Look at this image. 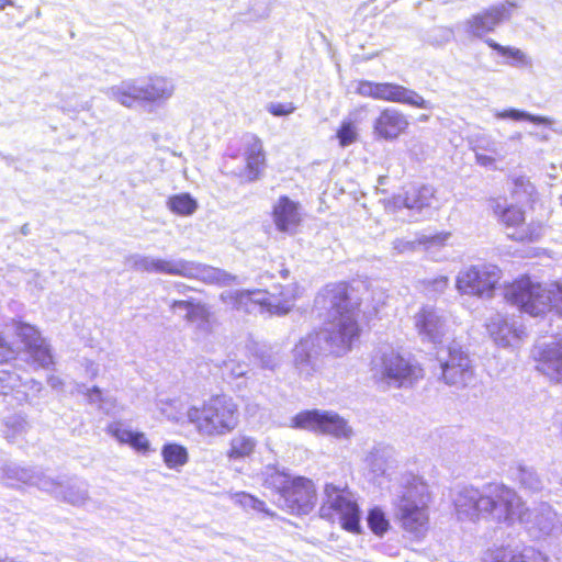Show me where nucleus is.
<instances>
[{
	"instance_id": "48",
	"label": "nucleus",
	"mask_w": 562,
	"mask_h": 562,
	"mask_svg": "<svg viewBox=\"0 0 562 562\" xmlns=\"http://www.w3.org/2000/svg\"><path fill=\"white\" fill-rule=\"evenodd\" d=\"M453 38V31L448 27H436L428 36L429 43L432 45H442Z\"/></svg>"
},
{
	"instance_id": "6",
	"label": "nucleus",
	"mask_w": 562,
	"mask_h": 562,
	"mask_svg": "<svg viewBox=\"0 0 562 562\" xmlns=\"http://www.w3.org/2000/svg\"><path fill=\"white\" fill-rule=\"evenodd\" d=\"M428 502L427 484L417 476L407 479L395 502V515L405 531L416 537L425 533L429 519Z\"/></svg>"
},
{
	"instance_id": "30",
	"label": "nucleus",
	"mask_w": 562,
	"mask_h": 562,
	"mask_svg": "<svg viewBox=\"0 0 562 562\" xmlns=\"http://www.w3.org/2000/svg\"><path fill=\"white\" fill-rule=\"evenodd\" d=\"M449 237L450 233H438L430 236L424 235L416 240H405L397 238L392 243V245L393 249L397 254H403L407 251H414L419 245H424L427 249L442 246L446 244Z\"/></svg>"
},
{
	"instance_id": "60",
	"label": "nucleus",
	"mask_w": 562,
	"mask_h": 562,
	"mask_svg": "<svg viewBox=\"0 0 562 562\" xmlns=\"http://www.w3.org/2000/svg\"><path fill=\"white\" fill-rule=\"evenodd\" d=\"M21 234L26 236L30 234V226L29 224H24L22 227H21Z\"/></svg>"
},
{
	"instance_id": "21",
	"label": "nucleus",
	"mask_w": 562,
	"mask_h": 562,
	"mask_svg": "<svg viewBox=\"0 0 562 562\" xmlns=\"http://www.w3.org/2000/svg\"><path fill=\"white\" fill-rule=\"evenodd\" d=\"M538 370L551 380L562 382V336L547 344L536 347Z\"/></svg>"
},
{
	"instance_id": "9",
	"label": "nucleus",
	"mask_w": 562,
	"mask_h": 562,
	"mask_svg": "<svg viewBox=\"0 0 562 562\" xmlns=\"http://www.w3.org/2000/svg\"><path fill=\"white\" fill-rule=\"evenodd\" d=\"M325 501L319 508L322 518L338 522L350 532H360V509L352 494L334 484L325 485Z\"/></svg>"
},
{
	"instance_id": "61",
	"label": "nucleus",
	"mask_w": 562,
	"mask_h": 562,
	"mask_svg": "<svg viewBox=\"0 0 562 562\" xmlns=\"http://www.w3.org/2000/svg\"><path fill=\"white\" fill-rule=\"evenodd\" d=\"M281 276L283 279H286L289 276V270H286V269L281 270Z\"/></svg>"
},
{
	"instance_id": "14",
	"label": "nucleus",
	"mask_w": 562,
	"mask_h": 562,
	"mask_svg": "<svg viewBox=\"0 0 562 562\" xmlns=\"http://www.w3.org/2000/svg\"><path fill=\"white\" fill-rule=\"evenodd\" d=\"M276 503L290 514L307 515L316 503L314 483L303 476L293 477L284 494H279Z\"/></svg>"
},
{
	"instance_id": "25",
	"label": "nucleus",
	"mask_w": 562,
	"mask_h": 562,
	"mask_svg": "<svg viewBox=\"0 0 562 562\" xmlns=\"http://www.w3.org/2000/svg\"><path fill=\"white\" fill-rule=\"evenodd\" d=\"M54 490H45L55 498L68 503L72 506H83L89 501V490L85 482L77 480L59 481L53 479Z\"/></svg>"
},
{
	"instance_id": "37",
	"label": "nucleus",
	"mask_w": 562,
	"mask_h": 562,
	"mask_svg": "<svg viewBox=\"0 0 562 562\" xmlns=\"http://www.w3.org/2000/svg\"><path fill=\"white\" fill-rule=\"evenodd\" d=\"M167 206L177 215L190 216L196 211L198 202L189 193H180L170 196Z\"/></svg>"
},
{
	"instance_id": "4",
	"label": "nucleus",
	"mask_w": 562,
	"mask_h": 562,
	"mask_svg": "<svg viewBox=\"0 0 562 562\" xmlns=\"http://www.w3.org/2000/svg\"><path fill=\"white\" fill-rule=\"evenodd\" d=\"M187 418L203 436H223L238 425V407L228 395H213L201 405L188 408Z\"/></svg>"
},
{
	"instance_id": "64",
	"label": "nucleus",
	"mask_w": 562,
	"mask_h": 562,
	"mask_svg": "<svg viewBox=\"0 0 562 562\" xmlns=\"http://www.w3.org/2000/svg\"><path fill=\"white\" fill-rule=\"evenodd\" d=\"M560 203H561V205H562V195L560 196Z\"/></svg>"
},
{
	"instance_id": "45",
	"label": "nucleus",
	"mask_w": 562,
	"mask_h": 562,
	"mask_svg": "<svg viewBox=\"0 0 562 562\" xmlns=\"http://www.w3.org/2000/svg\"><path fill=\"white\" fill-rule=\"evenodd\" d=\"M223 369L232 378L244 376L248 371V364L244 361L237 360L236 353H228L227 359L223 361Z\"/></svg>"
},
{
	"instance_id": "3",
	"label": "nucleus",
	"mask_w": 562,
	"mask_h": 562,
	"mask_svg": "<svg viewBox=\"0 0 562 562\" xmlns=\"http://www.w3.org/2000/svg\"><path fill=\"white\" fill-rule=\"evenodd\" d=\"M135 271L165 273L189 279H198L210 284L228 285L236 280L228 272L196 261L184 259H162L144 255H132L128 258Z\"/></svg>"
},
{
	"instance_id": "59",
	"label": "nucleus",
	"mask_w": 562,
	"mask_h": 562,
	"mask_svg": "<svg viewBox=\"0 0 562 562\" xmlns=\"http://www.w3.org/2000/svg\"><path fill=\"white\" fill-rule=\"evenodd\" d=\"M7 5H13L11 0H0V10H4Z\"/></svg>"
},
{
	"instance_id": "8",
	"label": "nucleus",
	"mask_w": 562,
	"mask_h": 562,
	"mask_svg": "<svg viewBox=\"0 0 562 562\" xmlns=\"http://www.w3.org/2000/svg\"><path fill=\"white\" fill-rule=\"evenodd\" d=\"M373 378L393 387H408L423 378V369L393 349L372 359Z\"/></svg>"
},
{
	"instance_id": "24",
	"label": "nucleus",
	"mask_w": 562,
	"mask_h": 562,
	"mask_svg": "<svg viewBox=\"0 0 562 562\" xmlns=\"http://www.w3.org/2000/svg\"><path fill=\"white\" fill-rule=\"evenodd\" d=\"M297 296L299 285L296 283L273 285L271 291H267V312L277 315L288 314L294 306Z\"/></svg>"
},
{
	"instance_id": "26",
	"label": "nucleus",
	"mask_w": 562,
	"mask_h": 562,
	"mask_svg": "<svg viewBox=\"0 0 562 562\" xmlns=\"http://www.w3.org/2000/svg\"><path fill=\"white\" fill-rule=\"evenodd\" d=\"M434 199V189L430 186L416 187L412 186L404 193L394 198L396 206L406 207L411 211L422 213L425 209L430 206Z\"/></svg>"
},
{
	"instance_id": "16",
	"label": "nucleus",
	"mask_w": 562,
	"mask_h": 562,
	"mask_svg": "<svg viewBox=\"0 0 562 562\" xmlns=\"http://www.w3.org/2000/svg\"><path fill=\"white\" fill-rule=\"evenodd\" d=\"M1 480L8 487L19 488L21 485H33L40 490H54L53 477L45 475L35 468L8 463L1 468Z\"/></svg>"
},
{
	"instance_id": "23",
	"label": "nucleus",
	"mask_w": 562,
	"mask_h": 562,
	"mask_svg": "<svg viewBox=\"0 0 562 562\" xmlns=\"http://www.w3.org/2000/svg\"><path fill=\"white\" fill-rule=\"evenodd\" d=\"M272 218L279 232L295 234L302 221L299 203L286 195L280 196L273 205Z\"/></svg>"
},
{
	"instance_id": "55",
	"label": "nucleus",
	"mask_w": 562,
	"mask_h": 562,
	"mask_svg": "<svg viewBox=\"0 0 562 562\" xmlns=\"http://www.w3.org/2000/svg\"><path fill=\"white\" fill-rule=\"evenodd\" d=\"M86 395L90 404H99V407L102 408L103 397L102 392L98 386L88 389Z\"/></svg>"
},
{
	"instance_id": "1",
	"label": "nucleus",
	"mask_w": 562,
	"mask_h": 562,
	"mask_svg": "<svg viewBox=\"0 0 562 562\" xmlns=\"http://www.w3.org/2000/svg\"><path fill=\"white\" fill-rule=\"evenodd\" d=\"M315 307L324 318V327L302 338L293 349L294 367L304 379L316 370L321 355L346 353L360 333L359 303L350 297L346 283L326 285L315 297Z\"/></svg>"
},
{
	"instance_id": "53",
	"label": "nucleus",
	"mask_w": 562,
	"mask_h": 562,
	"mask_svg": "<svg viewBox=\"0 0 562 562\" xmlns=\"http://www.w3.org/2000/svg\"><path fill=\"white\" fill-rule=\"evenodd\" d=\"M192 302L193 300H172L169 302V308L173 314L179 312L187 314L191 307Z\"/></svg>"
},
{
	"instance_id": "54",
	"label": "nucleus",
	"mask_w": 562,
	"mask_h": 562,
	"mask_svg": "<svg viewBox=\"0 0 562 562\" xmlns=\"http://www.w3.org/2000/svg\"><path fill=\"white\" fill-rule=\"evenodd\" d=\"M554 300H552V310L562 316V284L553 283Z\"/></svg>"
},
{
	"instance_id": "22",
	"label": "nucleus",
	"mask_w": 562,
	"mask_h": 562,
	"mask_svg": "<svg viewBox=\"0 0 562 562\" xmlns=\"http://www.w3.org/2000/svg\"><path fill=\"white\" fill-rule=\"evenodd\" d=\"M375 99L403 103L419 109H431L429 101L425 100L416 91L391 82H376Z\"/></svg>"
},
{
	"instance_id": "5",
	"label": "nucleus",
	"mask_w": 562,
	"mask_h": 562,
	"mask_svg": "<svg viewBox=\"0 0 562 562\" xmlns=\"http://www.w3.org/2000/svg\"><path fill=\"white\" fill-rule=\"evenodd\" d=\"M104 93L126 108H133L136 103L160 104L173 95L175 83L162 76L127 79L108 88Z\"/></svg>"
},
{
	"instance_id": "29",
	"label": "nucleus",
	"mask_w": 562,
	"mask_h": 562,
	"mask_svg": "<svg viewBox=\"0 0 562 562\" xmlns=\"http://www.w3.org/2000/svg\"><path fill=\"white\" fill-rule=\"evenodd\" d=\"M486 328L493 340L502 347L509 346L513 339L518 338L514 324L501 314L491 316Z\"/></svg>"
},
{
	"instance_id": "35",
	"label": "nucleus",
	"mask_w": 562,
	"mask_h": 562,
	"mask_svg": "<svg viewBox=\"0 0 562 562\" xmlns=\"http://www.w3.org/2000/svg\"><path fill=\"white\" fill-rule=\"evenodd\" d=\"M262 477L265 486L277 491V497L279 494H284V490L288 488L293 479L288 472L276 465H267L262 472Z\"/></svg>"
},
{
	"instance_id": "31",
	"label": "nucleus",
	"mask_w": 562,
	"mask_h": 562,
	"mask_svg": "<svg viewBox=\"0 0 562 562\" xmlns=\"http://www.w3.org/2000/svg\"><path fill=\"white\" fill-rule=\"evenodd\" d=\"M366 112V106H360L351 111L340 124L336 133L339 145L347 147L358 139L357 123L361 120V114Z\"/></svg>"
},
{
	"instance_id": "15",
	"label": "nucleus",
	"mask_w": 562,
	"mask_h": 562,
	"mask_svg": "<svg viewBox=\"0 0 562 562\" xmlns=\"http://www.w3.org/2000/svg\"><path fill=\"white\" fill-rule=\"evenodd\" d=\"M10 326L35 362L43 368L53 364L50 348L35 326L16 319Z\"/></svg>"
},
{
	"instance_id": "18",
	"label": "nucleus",
	"mask_w": 562,
	"mask_h": 562,
	"mask_svg": "<svg viewBox=\"0 0 562 562\" xmlns=\"http://www.w3.org/2000/svg\"><path fill=\"white\" fill-rule=\"evenodd\" d=\"M414 322L423 341L439 344L448 331V321L445 313L435 306H423L414 316Z\"/></svg>"
},
{
	"instance_id": "46",
	"label": "nucleus",
	"mask_w": 562,
	"mask_h": 562,
	"mask_svg": "<svg viewBox=\"0 0 562 562\" xmlns=\"http://www.w3.org/2000/svg\"><path fill=\"white\" fill-rule=\"evenodd\" d=\"M246 168L248 171V181H255L259 179L261 171L265 167L266 157H245Z\"/></svg>"
},
{
	"instance_id": "44",
	"label": "nucleus",
	"mask_w": 562,
	"mask_h": 562,
	"mask_svg": "<svg viewBox=\"0 0 562 562\" xmlns=\"http://www.w3.org/2000/svg\"><path fill=\"white\" fill-rule=\"evenodd\" d=\"M449 280L445 276L431 279H424L420 281L423 291L429 296H437L442 294L448 288Z\"/></svg>"
},
{
	"instance_id": "41",
	"label": "nucleus",
	"mask_w": 562,
	"mask_h": 562,
	"mask_svg": "<svg viewBox=\"0 0 562 562\" xmlns=\"http://www.w3.org/2000/svg\"><path fill=\"white\" fill-rule=\"evenodd\" d=\"M183 318L188 323L198 324L202 327L210 322L211 312L206 304L193 300L190 310L183 315Z\"/></svg>"
},
{
	"instance_id": "50",
	"label": "nucleus",
	"mask_w": 562,
	"mask_h": 562,
	"mask_svg": "<svg viewBox=\"0 0 562 562\" xmlns=\"http://www.w3.org/2000/svg\"><path fill=\"white\" fill-rule=\"evenodd\" d=\"M19 376L5 370H0V393L7 394L8 390H12L18 385Z\"/></svg>"
},
{
	"instance_id": "49",
	"label": "nucleus",
	"mask_w": 562,
	"mask_h": 562,
	"mask_svg": "<svg viewBox=\"0 0 562 562\" xmlns=\"http://www.w3.org/2000/svg\"><path fill=\"white\" fill-rule=\"evenodd\" d=\"M245 157H266L262 142L259 137L250 135L247 137Z\"/></svg>"
},
{
	"instance_id": "17",
	"label": "nucleus",
	"mask_w": 562,
	"mask_h": 562,
	"mask_svg": "<svg viewBox=\"0 0 562 562\" xmlns=\"http://www.w3.org/2000/svg\"><path fill=\"white\" fill-rule=\"evenodd\" d=\"M515 8L516 4L509 0L490 7L467 20V31L476 37H482L486 33L494 31L501 23L508 21Z\"/></svg>"
},
{
	"instance_id": "28",
	"label": "nucleus",
	"mask_w": 562,
	"mask_h": 562,
	"mask_svg": "<svg viewBox=\"0 0 562 562\" xmlns=\"http://www.w3.org/2000/svg\"><path fill=\"white\" fill-rule=\"evenodd\" d=\"M108 434L121 443H127L138 452L146 453L150 450V443L144 432L133 431L121 422L108 426Z\"/></svg>"
},
{
	"instance_id": "34",
	"label": "nucleus",
	"mask_w": 562,
	"mask_h": 562,
	"mask_svg": "<svg viewBox=\"0 0 562 562\" xmlns=\"http://www.w3.org/2000/svg\"><path fill=\"white\" fill-rule=\"evenodd\" d=\"M491 562H548V558L533 548H526L518 554L506 550H497Z\"/></svg>"
},
{
	"instance_id": "51",
	"label": "nucleus",
	"mask_w": 562,
	"mask_h": 562,
	"mask_svg": "<svg viewBox=\"0 0 562 562\" xmlns=\"http://www.w3.org/2000/svg\"><path fill=\"white\" fill-rule=\"evenodd\" d=\"M296 106L292 103H277L271 102L267 105V111L274 116H285L293 113Z\"/></svg>"
},
{
	"instance_id": "20",
	"label": "nucleus",
	"mask_w": 562,
	"mask_h": 562,
	"mask_svg": "<svg viewBox=\"0 0 562 562\" xmlns=\"http://www.w3.org/2000/svg\"><path fill=\"white\" fill-rule=\"evenodd\" d=\"M220 299L224 304L232 306V308L248 314L267 311V291L226 290L221 293Z\"/></svg>"
},
{
	"instance_id": "10",
	"label": "nucleus",
	"mask_w": 562,
	"mask_h": 562,
	"mask_svg": "<svg viewBox=\"0 0 562 562\" xmlns=\"http://www.w3.org/2000/svg\"><path fill=\"white\" fill-rule=\"evenodd\" d=\"M491 209L498 222L503 224L507 236L520 243L538 241L544 234V225L539 221L525 223V212L521 207L498 200L491 201Z\"/></svg>"
},
{
	"instance_id": "52",
	"label": "nucleus",
	"mask_w": 562,
	"mask_h": 562,
	"mask_svg": "<svg viewBox=\"0 0 562 562\" xmlns=\"http://www.w3.org/2000/svg\"><path fill=\"white\" fill-rule=\"evenodd\" d=\"M375 88L376 82L362 80L359 81L358 87L356 89L357 93H359L362 97H369L375 99Z\"/></svg>"
},
{
	"instance_id": "12",
	"label": "nucleus",
	"mask_w": 562,
	"mask_h": 562,
	"mask_svg": "<svg viewBox=\"0 0 562 562\" xmlns=\"http://www.w3.org/2000/svg\"><path fill=\"white\" fill-rule=\"evenodd\" d=\"M291 427L311 431H321L336 438L349 439L353 431L347 420L336 413L317 409L304 411L291 419Z\"/></svg>"
},
{
	"instance_id": "57",
	"label": "nucleus",
	"mask_w": 562,
	"mask_h": 562,
	"mask_svg": "<svg viewBox=\"0 0 562 562\" xmlns=\"http://www.w3.org/2000/svg\"><path fill=\"white\" fill-rule=\"evenodd\" d=\"M175 289L179 294H186V292L190 290V288L183 283H176Z\"/></svg>"
},
{
	"instance_id": "63",
	"label": "nucleus",
	"mask_w": 562,
	"mask_h": 562,
	"mask_svg": "<svg viewBox=\"0 0 562 562\" xmlns=\"http://www.w3.org/2000/svg\"><path fill=\"white\" fill-rule=\"evenodd\" d=\"M426 120H428V115H422L420 116V121H426Z\"/></svg>"
},
{
	"instance_id": "27",
	"label": "nucleus",
	"mask_w": 562,
	"mask_h": 562,
	"mask_svg": "<svg viewBox=\"0 0 562 562\" xmlns=\"http://www.w3.org/2000/svg\"><path fill=\"white\" fill-rule=\"evenodd\" d=\"M394 451L389 446H374L366 456L364 463L368 474L376 480L387 474L393 463Z\"/></svg>"
},
{
	"instance_id": "58",
	"label": "nucleus",
	"mask_w": 562,
	"mask_h": 562,
	"mask_svg": "<svg viewBox=\"0 0 562 562\" xmlns=\"http://www.w3.org/2000/svg\"><path fill=\"white\" fill-rule=\"evenodd\" d=\"M48 384H49L52 387L56 389V387H58L59 385H61V381H60L58 378H56V376H50V378L48 379Z\"/></svg>"
},
{
	"instance_id": "40",
	"label": "nucleus",
	"mask_w": 562,
	"mask_h": 562,
	"mask_svg": "<svg viewBox=\"0 0 562 562\" xmlns=\"http://www.w3.org/2000/svg\"><path fill=\"white\" fill-rule=\"evenodd\" d=\"M513 195L518 200L529 201L536 193L535 186L526 176H513Z\"/></svg>"
},
{
	"instance_id": "38",
	"label": "nucleus",
	"mask_w": 562,
	"mask_h": 562,
	"mask_svg": "<svg viewBox=\"0 0 562 562\" xmlns=\"http://www.w3.org/2000/svg\"><path fill=\"white\" fill-rule=\"evenodd\" d=\"M494 115H495V117L502 119V120H504V119H510L514 121L525 120V121H528V122H531V123H535L538 125L551 126L553 124V120L550 117L535 115V114H531L529 112L521 111L518 109H507L504 111H495Z\"/></svg>"
},
{
	"instance_id": "7",
	"label": "nucleus",
	"mask_w": 562,
	"mask_h": 562,
	"mask_svg": "<svg viewBox=\"0 0 562 562\" xmlns=\"http://www.w3.org/2000/svg\"><path fill=\"white\" fill-rule=\"evenodd\" d=\"M553 291V283L541 284L522 277L505 288L504 297L520 311L540 316L552 310Z\"/></svg>"
},
{
	"instance_id": "56",
	"label": "nucleus",
	"mask_w": 562,
	"mask_h": 562,
	"mask_svg": "<svg viewBox=\"0 0 562 562\" xmlns=\"http://www.w3.org/2000/svg\"><path fill=\"white\" fill-rule=\"evenodd\" d=\"M475 160L480 166L490 167L494 164L495 159L492 156L475 153Z\"/></svg>"
},
{
	"instance_id": "2",
	"label": "nucleus",
	"mask_w": 562,
	"mask_h": 562,
	"mask_svg": "<svg viewBox=\"0 0 562 562\" xmlns=\"http://www.w3.org/2000/svg\"><path fill=\"white\" fill-rule=\"evenodd\" d=\"M453 504L459 520L483 518L510 525L517 519L539 536H549L558 525L557 513L550 504L526 507L520 496L502 483L484 484L482 488L462 486L456 493Z\"/></svg>"
},
{
	"instance_id": "43",
	"label": "nucleus",
	"mask_w": 562,
	"mask_h": 562,
	"mask_svg": "<svg viewBox=\"0 0 562 562\" xmlns=\"http://www.w3.org/2000/svg\"><path fill=\"white\" fill-rule=\"evenodd\" d=\"M367 522L371 531L376 536L385 533L390 526L384 512L379 507H374L368 513Z\"/></svg>"
},
{
	"instance_id": "11",
	"label": "nucleus",
	"mask_w": 562,
	"mask_h": 562,
	"mask_svg": "<svg viewBox=\"0 0 562 562\" xmlns=\"http://www.w3.org/2000/svg\"><path fill=\"white\" fill-rule=\"evenodd\" d=\"M501 279V270L494 265H476L461 270L456 288L461 294L491 297Z\"/></svg>"
},
{
	"instance_id": "47",
	"label": "nucleus",
	"mask_w": 562,
	"mask_h": 562,
	"mask_svg": "<svg viewBox=\"0 0 562 562\" xmlns=\"http://www.w3.org/2000/svg\"><path fill=\"white\" fill-rule=\"evenodd\" d=\"M234 501L241 505L243 507L247 508H254L256 510L262 512L265 510V503L255 498L252 495L247 494L245 492H239L234 494L233 496Z\"/></svg>"
},
{
	"instance_id": "39",
	"label": "nucleus",
	"mask_w": 562,
	"mask_h": 562,
	"mask_svg": "<svg viewBox=\"0 0 562 562\" xmlns=\"http://www.w3.org/2000/svg\"><path fill=\"white\" fill-rule=\"evenodd\" d=\"M161 454L165 463L170 469L182 467L188 461L187 449L177 443H167L162 447Z\"/></svg>"
},
{
	"instance_id": "13",
	"label": "nucleus",
	"mask_w": 562,
	"mask_h": 562,
	"mask_svg": "<svg viewBox=\"0 0 562 562\" xmlns=\"http://www.w3.org/2000/svg\"><path fill=\"white\" fill-rule=\"evenodd\" d=\"M438 361L442 379L448 385L465 387L474 382L472 361L458 344L449 345L446 351L438 355Z\"/></svg>"
},
{
	"instance_id": "42",
	"label": "nucleus",
	"mask_w": 562,
	"mask_h": 562,
	"mask_svg": "<svg viewBox=\"0 0 562 562\" xmlns=\"http://www.w3.org/2000/svg\"><path fill=\"white\" fill-rule=\"evenodd\" d=\"M254 357L259 367L265 370L274 371L281 363V357L279 352L267 347L257 349Z\"/></svg>"
},
{
	"instance_id": "32",
	"label": "nucleus",
	"mask_w": 562,
	"mask_h": 562,
	"mask_svg": "<svg viewBox=\"0 0 562 562\" xmlns=\"http://www.w3.org/2000/svg\"><path fill=\"white\" fill-rule=\"evenodd\" d=\"M485 43L492 49L496 50L499 55L508 57L509 61L507 64L509 66L516 67V68L532 67V59L526 53H524L521 49L512 47V46H503L492 38H486Z\"/></svg>"
},
{
	"instance_id": "62",
	"label": "nucleus",
	"mask_w": 562,
	"mask_h": 562,
	"mask_svg": "<svg viewBox=\"0 0 562 562\" xmlns=\"http://www.w3.org/2000/svg\"><path fill=\"white\" fill-rule=\"evenodd\" d=\"M0 562H15V561L10 558H4V559H0Z\"/></svg>"
},
{
	"instance_id": "19",
	"label": "nucleus",
	"mask_w": 562,
	"mask_h": 562,
	"mask_svg": "<svg viewBox=\"0 0 562 562\" xmlns=\"http://www.w3.org/2000/svg\"><path fill=\"white\" fill-rule=\"evenodd\" d=\"M408 125V119L402 111L384 108L372 123V134L375 139L393 142L405 133Z\"/></svg>"
},
{
	"instance_id": "33",
	"label": "nucleus",
	"mask_w": 562,
	"mask_h": 562,
	"mask_svg": "<svg viewBox=\"0 0 562 562\" xmlns=\"http://www.w3.org/2000/svg\"><path fill=\"white\" fill-rule=\"evenodd\" d=\"M512 476L524 490L530 493H538L543 488V482L538 473L529 467L518 464L512 469Z\"/></svg>"
},
{
	"instance_id": "36",
	"label": "nucleus",
	"mask_w": 562,
	"mask_h": 562,
	"mask_svg": "<svg viewBox=\"0 0 562 562\" xmlns=\"http://www.w3.org/2000/svg\"><path fill=\"white\" fill-rule=\"evenodd\" d=\"M229 446L227 457L231 460H239L250 457L255 452L257 441L250 436L237 434L232 438Z\"/></svg>"
}]
</instances>
